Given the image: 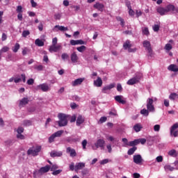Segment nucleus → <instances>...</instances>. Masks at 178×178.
Returning a JSON list of instances; mask_svg holds the SVG:
<instances>
[{
    "mask_svg": "<svg viewBox=\"0 0 178 178\" xmlns=\"http://www.w3.org/2000/svg\"><path fill=\"white\" fill-rule=\"evenodd\" d=\"M157 13L161 15V16H165V15H168L169 12H174V13H178V7H175L173 4H168L163 7H159L156 9Z\"/></svg>",
    "mask_w": 178,
    "mask_h": 178,
    "instance_id": "nucleus-1",
    "label": "nucleus"
},
{
    "mask_svg": "<svg viewBox=\"0 0 178 178\" xmlns=\"http://www.w3.org/2000/svg\"><path fill=\"white\" fill-rule=\"evenodd\" d=\"M58 118L59 119L58 121L59 127H65V126H67V118H69V115L60 113L58 114Z\"/></svg>",
    "mask_w": 178,
    "mask_h": 178,
    "instance_id": "nucleus-2",
    "label": "nucleus"
},
{
    "mask_svg": "<svg viewBox=\"0 0 178 178\" xmlns=\"http://www.w3.org/2000/svg\"><path fill=\"white\" fill-rule=\"evenodd\" d=\"M41 149H42V147H41V145H37L35 147H30L27 150L26 154L27 155H31L32 156H38L40 152H41Z\"/></svg>",
    "mask_w": 178,
    "mask_h": 178,
    "instance_id": "nucleus-3",
    "label": "nucleus"
},
{
    "mask_svg": "<svg viewBox=\"0 0 178 178\" xmlns=\"http://www.w3.org/2000/svg\"><path fill=\"white\" fill-rule=\"evenodd\" d=\"M51 170V166L49 165H47L44 167L40 168L38 170H36L33 172V176L35 178L40 177V176H42L44 173H48L49 170Z\"/></svg>",
    "mask_w": 178,
    "mask_h": 178,
    "instance_id": "nucleus-4",
    "label": "nucleus"
},
{
    "mask_svg": "<svg viewBox=\"0 0 178 178\" xmlns=\"http://www.w3.org/2000/svg\"><path fill=\"white\" fill-rule=\"evenodd\" d=\"M143 45L145 49L147 50L148 52V56H150V58H152L154 56V52L152 51V48L151 47V42L148 40H145L143 42Z\"/></svg>",
    "mask_w": 178,
    "mask_h": 178,
    "instance_id": "nucleus-5",
    "label": "nucleus"
},
{
    "mask_svg": "<svg viewBox=\"0 0 178 178\" xmlns=\"http://www.w3.org/2000/svg\"><path fill=\"white\" fill-rule=\"evenodd\" d=\"M147 109L149 112H155V107L154 106V99L152 98H148L147 99Z\"/></svg>",
    "mask_w": 178,
    "mask_h": 178,
    "instance_id": "nucleus-6",
    "label": "nucleus"
},
{
    "mask_svg": "<svg viewBox=\"0 0 178 178\" xmlns=\"http://www.w3.org/2000/svg\"><path fill=\"white\" fill-rule=\"evenodd\" d=\"M104 147H105V140L104 139H99L95 143V147H92V149H98V148H101V149H104Z\"/></svg>",
    "mask_w": 178,
    "mask_h": 178,
    "instance_id": "nucleus-7",
    "label": "nucleus"
},
{
    "mask_svg": "<svg viewBox=\"0 0 178 178\" xmlns=\"http://www.w3.org/2000/svg\"><path fill=\"white\" fill-rule=\"evenodd\" d=\"M176 129H178V122L174 124L170 128V136L173 137H178V131H176Z\"/></svg>",
    "mask_w": 178,
    "mask_h": 178,
    "instance_id": "nucleus-8",
    "label": "nucleus"
},
{
    "mask_svg": "<svg viewBox=\"0 0 178 178\" xmlns=\"http://www.w3.org/2000/svg\"><path fill=\"white\" fill-rule=\"evenodd\" d=\"M115 88V83L107 85L103 87L102 90V92H103V94H109L111 90H112V88Z\"/></svg>",
    "mask_w": 178,
    "mask_h": 178,
    "instance_id": "nucleus-9",
    "label": "nucleus"
},
{
    "mask_svg": "<svg viewBox=\"0 0 178 178\" xmlns=\"http://www.w3.org/2000/svg\"><path fill=\"white\" fill-rule=\"evenodd\" d=\"M37 90H42L43 92H47V91H49L51 88L47 83H42L37 86Z\"/></svg>",
    "mask_w": 178,
    "mask_h": 178,
    "instance_id": "nucleus-10",
    "label": "nucleus"
},
{
    "mask_svg": "<svg viewBox=\"0 0 178 178\" xmlns=\"http://www.w3.org/2000/svg\"><path fill=\"white\" fill-rule=\"evenodd\" d=\"M93 8L99 10V12H104L105 10V5L102 3L96 2L93 5Z\"/></svg>",
    "mask_w": 178,
    "mask_h": 178,
    "instance_id": "nucleus-11",
    "label": "nucleus"
},
{
    "mask_svg": "<svg viewBox=\"0 0 178 178\" xmlns=\"http://www.w3.org/2000/svg\"><path fill=\"white\" fill-rule=\"evenodd\" d=\"M81 140V137H77L74 138L72 136H69L65 138V141H67V143H70V144H72V143H79Z\"/></svg>",
    "mask_w": 178,
    "mask_h": 178,
    "instance_id": "nucleus-12",
    "label": "nucleus"
},
{
    "mask_svg": "<svg viewBox=\"0 0 178 178\" xmlns=\"http://www.w3.org/2000/svg\"><path fill=\"white\" fill-rule=\"evenodd\" d=\"M143 157H141V155L136 154L134 156V163H136V165H141L143 163Z\"/></svg>",
    "mask_w": 178,
    "mask_h": 178,
    "instance_id": "nucleus-13",
    "label": "nucleus"
},
{
    "mask_svg": "<svg viewBox=\"0 0 178 178\" xmlns=\"http://www.w3.org/2000/svg\"><path fill=\"white\" fill-rule=\"evenodd\" d=\"M69 29L67 27H65L63 26H59V25H56L53 31L56 32V31H68Z\"/></svg>",
    "mask_w": 178,
    "mask_h": 178,
    "instance_id": "nucleus-14",
    "label": "nucleus"
},
{
    "mask_svg": "<svg viewBox=\"0 0 178 178\" xmlns=\"http://www.w3.org/2000/svg\"><path fill=\"white\" fill-rule=\"evenodd\" d=\"M62 48L60 44H53L49 47V52H58Z\"/></svg>",
    "mask_w": 178,
    "mask_h": 178,
    "instance_id": "nucleus-15",
    "label": "nucleus"
},
{
    "mask_svg": "<svg viewBox=\"0 0 178 178\" xmlns=\"http://www.w3.org/2000/svg\"><path fill=\"white\" fill-rule=\"evenodd\" d=\"M67 154H70V156L72 158H74V156H77V153L76 152V150L74 149H72V147H68L66 149Z\"/></svg>",
    "mask_w": 178,
    "mask_h": 178,
    "instance_id": "nucleus-16",
    "label": "nucleus"
},
{
    "mask_svg": "<svg viewBox=\"0 0 178 178\" xmlns=\"http://www.w3.org/2000/svg\"><path fill=\"white\" fill-rule=\"evenodd\" d=\"M86 80L85 78H79L75 79L74 81L72 82V87H76L77 86H81V84Z\"/></svg>",
    "mask_w": 178,
    "mask_h": 178,
    "instance_id": "nucleus-17",
    "label": "nucleus"
},
{
    "mask_svg": "<svg viewBox=\"0 0 178 178\" xmlns=\"http://www.w3.org/2000/svg\"><path fill=\"white\" fill-rule=\"evenodd\" d=\"M138 81H140V78L134 77V78L129 79L127 82V84H128V86H134V84H137V83H138Z\"/></svg>",
    "mask_w": 178,
    "mask_h": 178,
    "instance_id": "nucleus-18",
    "label": "nucleus"
},
{
    "mask_svg": "<svg viewBox=\"0 0 178 178\" xmlns=\"http://www.w3.org/2000/svg\"><path fill=\"white\" fill-rule=\"evenodd\" d=\"M70 59L72 63H77L79 62V56H77L76 51L71 54Z\"/></svg>",
    "mask_w": 178,
    "mask_h": 178,
    "instance_id": "nucleus-19",
    "label": "nucleus"
},
{
    "mask_svg": "<svg viewBox=\"0 0 178 178\" xmlns=\"http://www.w3.org/2000/svg\"><path fill=\"white\" fill-rule=\"evenodd\" d=\"M86 168L85 163H76L75 165V172H79V170H82Z\"/></svg>",
    "mask_w": 178,
    "mask_h": 178,
    "instance_id": "nucleus-20",
    "label": "nucleus"
},
{
    "mask_svg": "<svg viewBox=\"0 0 178 178\" xmlns=\"http://www.w3.org/2000/svg\"><path fill=\"white\" fill-rule=\"evenodd\" d=\"M85 119L84 117L81 115H79L76 119V126H80L84 123Z\"/></svg>",
    "mask_w": 178,
    "mask_h": 178,
    "instance_id": "nucleus-21",
    "label": "nucleus"
},
{
    "mask_svg": "<svg viewBox=\"0 0 178 178\" xmlns=\"http://www.w3.org/2000/svg\"><path fill=\"white\" fill-rule=\"evenodd\" d=\"M70 44L71 45H83L84 41L82 40H71Z\"/></svg>",
    "mask_w": 178,
    "mask_h": 178,
    "instance_id": "nucleus-22",
    "label": "nucleus"
},
{
    "mask_svg": "<svg viewBox=\"0 0 178 178\" xmlns=\"http://www.w3.org/2000/svg\"><path fill=\"white\" fill-rule=\"evenodd\" d=\"M29 102V99L27 97H24L19 101V106H26Z\"/></svg>",
    "mask_w": 178,
    "mask_h": 178,
    "instance_id": "nucleus-23",
    "label": "nucleus"
},
{
    "mask_svg": "<svg viewBox=\"0 0 178 178\" xmlns=\"http://www.w3.org/2000/svg\"><path fill=\"white\" fill-rule=\"evenodd\" d=\"M63 153L62 152H57V151H52L50 153V156H51V158H56V156H62Z\"/></svg>",
    "mask_w": 178,
    "mask_h": 178,
    "instance_id": "nucleus-24",
    "label": "nucleus"
},
{
    "mask_svg": "<svg viewBox=\"0 0 178 178\" xmlns=\"http://www.w3.org/2000/svg\"><path fill=\"white\" fill-rule=\"evenodd\" d=\"M122 98H123V96L122 95H117L115 97V101H117V102H119V104H122V105H124V104H126V101L123 100Z\"/></svg>",
    "mask_w": 178,
    "mask_h": 178,
    "instance_id": "nucleus-25",
    "label": "nucleus"
},
{
    "mask_svg": "<svg viewBox=\"0 0 178 178\" xmlns=\"http://www.w3.org/2000/svg\"><path fill=\"white\" fill-rule=\"evenodd\" d=\"M133 45L131 44V42L129 40H126L125 42L123 44V48L124 49H128L129 48H131Z\"/></svg>",
    "mask_w": 178,
    "mask_h": 178,
    "instance_id": "nucleus-26",
    "label": "nucleus"
},
{
    "mask_svg": "<svg viewBox=\"0 0 178 178\" xmlns=\"http://www.w3.org/2000/svg\"><path fill=\"white\" fill-rule=\"evenodd\" d=\"M168 69L170 71V72H178V67L177 65H175V64H171L168 67Z\"/></svg>",
    "mask_w": 178,
    "mask_h": 178,
    "instance_id": "nucleus-27",
    "label": "nucleus"
},
{
    "mask_svg": "<svg viewBox=\"0 0 178 178\" xmlns=\"http://www.w3.org/2000/svg\"><path fill=\"white\" fill-rule=\"evenodd\" d=\"M94 85L96 87H101L102 86V79L101 77L99 76L96 81H94Z\"/></svg>",
    "mask_w": 178,
    "mask_h": 178,
    "instance_id": "nucleus-28",
    "label": "nucleus"
},
{
    "mask_svg": "<svg viewBox=\"0 0 178 178\" xmlns=\"http://www.w3.org/2000/svg\"><path fill=\"white\" fill-rule=\"evenodd\" d=\"M134 130L136 132L138 133V131H141V129H143V126L141 125V124L138 123L136 124H135L133 127Z\"/></svg>",
    "mask_w": 178,
    "mask_h": 178,
    "instance_id": "nucleus-29",
    "label": "nucleus"
},
{
    "mask_svg": "<svg viewBox=\"0 0 178 178\" xmlns=\"http://www.w3.org/2000/svg\"><path fill=\"white\" fill-rule=\"evenodd\" d=\"M175 169H176V170H178V168H175L173 167H172L170 165L167 164L164 166V170H165V172H168V170H169L170 172H173V170H175Z\"/></svg>",
    "mask_w": 178,
    "mask_h": 178,
    "instance_id": "nucleus-30",
    "label": "nucleus"
},
{
    "mask_svg": "<svg viewBox=\"0 0 178 178\" xmlns=\"http://www.w3.org/2000/svg\"><path fill=\"white\" fill-rule=\"evenodd\" d=\"M168 155H170V156H172L173 158H176V156L178 155V152L175 149H172L168 152Z\"/></svg>",
    "mask_w": 178,
    "mask_h": 178,
    "instance_id": "nucleus-31",
    "label": "nucleus"
},
{
    "mask_svg": "<svg viewBox=\"0 0 178 178\" xmlns=\"http://www.w3.org/2000/svg\"><path fill=\"white\" fill-rule=\"evenodd\" d=\"M139 141L138 139H135L133 141L129 142V147H135V145H138Z\"/></svg>",
    "mask_w": 178,
    "mask_h": 178,
    "instance_id": "nucleus-32",
    "label": "nucleus"
},
{
    "mask_svg": "<svg viewBox=\"0 0 178 178\" xmlns=\"http://www.w3.org/2000/svg\"><path fill=\"white\" fill-rule=\"evenodd\" d=\"M35 45L38 47H44V42L40 39H36L35 41Z\"/></svg>",
    "mask_w": 178,
    "mask_h": 178,
    "instance_id": "nucleus-33",
    "label": "nucleus"
},
{
    "mask_svg": "<svg viewBox=\"0 0 178 178\" xmlns=\"http://www.w3.org/2000/svg\"><path fill=\"white\" fill-rule=\"evenodd\" d=\"M137 151V147H133L128 150V155H133Z\"/></svg>",
    "mask_w": 178,
    "mask_h": 178,
    "instance_id": "nucleus-34",
    "label": "nucleus"
},
{
    "mask_svg": "<svg viewBox=\"0 0 178 178\" xmlns=\"http://www.w3.org/2000/svg\"><path fill=\"white\" fill-rule=\"evenodd\" d=\"M12 49L13 51L15 52V54H16V52H17V51L20 49V44L19 43H16Z\"/></svg>",
    "mask_w": 178,
    "mask_h": 178,
    "instance_id": "nucleus-35",
    "label": "nucleus"
},
{
    "mask_svg": "<svg viewBox=\"0 0 178 178\" xmlns=\"http://www.w3.org/2000/svg\"><path fill=\"white\" fill-rule=\"evenodd\" d=\"M173 47L170 43H167L164 47V49L166 50L167 52H169V51H171Z\"/></svg>",
    "mask_w": 178,
    "mask_h": 178,
    "instance_id": "nucleus-36",
    "label": "nucleus"
},
{
    "mask_svg": "<svg viewBox=\"0 0 178 178\" xmlns=\"http://www.w3.org/2000/svg\"><path fill=\"white\" fill-rule=\"evenodd\" d=\"M141 115H143V116H148L149 115V111L147 109L143 108L140 111Z\"/></svg>",
    "mask_w": 178,
    "mask_h": 178,
    "instance_id": "nucleus-37",
    "label": "nucleus"
},
{
    "mask_svg": "<svg viewBox=\"0 0 178 178\" xmlns=\"http://www.w3.org/2000/svg\"><path fill=\"white\" fill-rule=\"evenodd\" d=\"M34 69L35 70H38V72H41V71L44 70V67H43V65H35Z\"/></svg>",
    "mask_w": 178,
    "mask_h": 178,
    "instance_id": "nucleus-38",
    "label": "nucleus"
},
{
    "mask_svg": "<svg viewBox=\"0 0 178 178\" xmlns=\"http://www.w3.org/2000/svg\"><path fill=\"white\" fill-rule=\"evenodd\" d=\"M76 49L77 51H79V52H84V51L87 49V47L84 45H82L81 47H77Z\"/></svg>",
    "mask_w": 178,
    "mask_h": 178,
    "instance_id": "nucleus-39",
    "label": "nucleus"
},
{
    "mask_svg": "<svg viewBox=\"0 0 178 178\" xmlns=\"http://www.w3.org/2000/svg\"><path fill=\"white\" fill-rule=\"evenodd\" d=\"M169 98L172 99V101H175L176 98H178V95L176 93H171L169 96Z\"/></svg>",
    "mask_w": 178,
    "mask_h": 178,
    "instance_id": "nucleus-40",
    "label": "nucleus"
},
{
    "mask_svg": "<svg viewBox=\"0 0 178 178\" xmlns=\"http://www.w3.org/2000/svg\"><path fill=\"white\" fill-rule=\"evenodd\" d=\"M63 130H60L53 134L56 137H60L63 134Z\"/></svg>",
    "mask_w": 178,
    "mask_h": 178,
    "instance_id": "nucleus-41",
    "label": "nucleus"
},
{
    "mask_svg": "<svg viewBox=\"0 0 178 178\" xmlns=\"http://www.w3.org/2000/svg\"><path fill=\"white\" fill-rule=\"evenodd\" d=\"M23 126H31V120H24Z\"/></svg>",
    "mask_w": 178,
    "mask_h": 178,
    "instance_id": "nucleus-42",
    "label": "nucleus"
},
{
    "mask_svg": "<svg viewBox=\"0 0 178 178\" xmlns=\"http://www.w3.org/2000/svg\"><path fill=\"white\" fill-rule=\"evenodd\" d=\"M143 34L145 35H149V31L147 27H145L143 29Z\"/></svg>",
    "mask_w": 178,
    "mask_h": 178,
    "instance_id": "nucleus-43",
    "label": "nucleus"
},
{
    "mask_svg": "<svg viewBox=\"0 0 178 178\" xmlns=\"http://www.w3.org/2000/svg\"><path fill=\"white\" fill-rule=\"evenodd\" d=\"M30 50L29 49V48L24 47V49H22V55L24 56H26V55H27V53Z\"/></svg>",
    "mask_w": 178,
    "mask_h": 178,
    "instance_id": "nucleus-44",
    "label": "nucleus"
},
{
    "mask_svg": "<svg viewBox=\"0 0 178 178\" xmlns=\"http://www.w3.org/2000/svg\"><path fill=\"white\" fill-rule=\"evenodd\" d=\"M55 138H56V136L53 134L49 138V143H54L55 141Z\"/></svg>",
    "mask_w": 178,
    "mask_h": 178,
    "instance_id": "nucleus-45",
    "label": "nucleus"
},
{
    "mask_svg": "<svg viewBox=\"0 0 178 178\" xmlns=\"http://www.w3.org/2000/svg\"><path fill=\"white\" fill-rule=\"evenodd\" d=\"M122 143H124V144H125L124 147H126L127 145L130 146V145H129L130 142H129V140L126 138H122Z\"/></svg>",
    "mask_w": 178,
    "mask_h": 178,
    "instance_id": "nucleus-46",
    "label": "nucleus"
},
{
    "mask_svg": "<svg viewBox=\"0 0 178 178\" xmlns=\"http://www.w3.org/2000/svg\"><path fill=\"white\" fill-rule=\"evenodd\" d=\"M24 131V128L22 127H18V129H17V133L18 134H22V133H23Z\"/></svg>",
    "mask_w": 178,
    "mask_h": 178,
    "instance_id": "nucleus-47",
    "label": "nucleus"
},
{
    "mask_svg": "<svg viewBox=\"0 0 178 178\" xmlns=\"http://www.w3.org/2000/svg\"><path fill=\"white\" fill-rule=\"evenodd\" d=\"M8 51H9V47L6 46L2 47V49H0V51L1 52V54H3V52H8Z\"/></svg>",
    "mask_w": 178,
    "mask_h": 178,
    "instance_id": "nucleus-48",
    "label": "nucleus"
},
{
    "mask_svg": "<svg viewBox=\"0 0 178 178\" xmlns=\"http://www.w3.org/2000/svg\"><path fill=\"white\" fill-rule=\"evenodd\" d=\"M27 35H30V31H24L22 32V37H24V38H26V37H27Z\"/></svg>",
    "mask_w": 178,
    "mask_h": 178,
    "instance_id": "nucleus-49",
    "label": "nucleus"
},
{
    "mask_svg": "<svg viewBox=\"0 0 178 178\" xmlns=\"http://www.w3.org/2000/svg\"><path fill=\"white\" fill-rule=\"evenodd\" d=\"M128 8L129 9V16H134V10H133V9H131V6H128Z\"/></svg>",
    "mask_w": 178,
    "mask_h": 178,
    "instance_id": "nucleus-50",
    "label": "nucleus"
},
{
    "mask_svg": "<svg viewBox=\"0 0 178 178\" xmlns=\"http://www.w3.org/2000/svg\"><path fill=\"white\" fill-rule=\"evenodd\" d=\"M160 27H161V26H160L159 25H158V24H154V26H153V30H154V31H155V32L159 31V28H160Z\"/></svg>",
    "mask_w": 178,
    "mask_h": 178,
    "instance_id": "nucleus-51",
    "label": "nucleus"
},
{
    "mask_svg": "<svg viewBox=\"0 0 178 178\" xmlns=\"http://www.w3.org/2000/svg\"><path fill=\"white\" fill-rule=\"evenodd\" d=\"M61 58H62L63 60H65V59H69V56L67 54L64 53L61 55Z\"/></svg>",
    "mask_w": 178,
    "mask_h": 178,
    "instance_id": "nucleus-52",
    "label": "nucleus"
},
{
    "mask_svg": "<svg viewBox=\"0 0 178 178\" xmlns=\"http://www.w3.org/2000/svg\"><path fill=\"white\" fill-rule=\"evenodd\" d=\"M26 84H28V86H33V84H34V80L33 79H29L27 82Z\"/></svg>",
    "mask_w": 178,
    "mask_h": 178,
    "instance_id": "nucleus-53",
    "label": "nucleus"
},
{
    "mask_svg": "<svg viewBox=\"0 0 178 178\" xmlns=\"http://www.w3.org/2000/svg\"><path fill=\"white\" fill-rule=\"evenodd\" d=\"M154 131H159V130H161V125H159V124L154 125Z\"/></svg>",
    "mask_w": 178,
    "mask_h": 178,
    "instance_id": "nucleus-54",
    "label": "nucleus"
},
{
    "mask_svg": "<svg viewBox=\"0 0 178 178\" xmlns=\"http://www.w3.org/2000/svg\"><path fill=\"white\" fill-rule=\"evenodd\" d=\"M138 140L139 141V144L140 143V144L144 145V144H145V143H147V139L146 138H139Z\"/></svg>",
    "mask_w": 178,
    "mask_h": 178,
    "instance_id": "nucleus-55",
    "label": "nucleus"
},
{
    "mask_svg": "<svg viewBox=\"0 0 178 178\" xmlns=\"http://www.w3.org/2000/svg\"><path fill=\"white\" fill-rule=\"evenodd\" d=\"M61 172H62V170H57L54 171L52 172V175H54V176H58V175H59Z\"/></svg>",
    "mask_w": 178,
    "mask_h": 178,
    "instance_id": "nucleus-56",
    "label": "nucleus"
},
{
    "mask_svg": "<svg viewBox=\"0 0 178 178\" xmlns=\"http://www.w3.org/2000/svg\"><path fill=\"white\" fill-rule=\"evenodd\" d=\"M70 170H76V165H74V163H72L70 165Z\"/></svg>",
    "mask_w": 178,
    "mask_h": 178,
    "instance_id": "nucleus-57",
    "label": "nucleus"
},
{
    "mask_svg": "<svg viewBox=\"0 0 178 178\" xmlns=\"http://www.w3.org/2000/svg\"><path fill=\"white\" fill-rule=\"evenodd\" d=\"M122 90H123V88H122V84L118 83L117 85V90L119 91L120 92H122Z\"/></svg>",
    "mask_w": 178,
    "mask_h": 178,
    "instance_id": "nucleus-58",
    "label": "nucleus"
},
{
    "mask_svg": "<svg viewBox=\"0 0 178 178\" xmlns=\"http://www.w3.org/2000/svg\"><path fill=\"white\" fill-rule=\"evenodd\" d=\"M17 13H22V12H23V7H22V6H18L17 7Z\"/></svg>",
    "mask_w": 178,
    "mask_h": 178,
    "instance_id": "nucleus-59",
    "label": "nucleus"
},
{
    "mask_svg": "<svg viewBox=\"0 0 178 178\" xmlns=\"http://www.w3.org/2000/svg\"><path fill=\"white\" fill-rule=\"evenodd\" d=\"M17 138H19V140H24L25 137L22 134H17Z\"/></svg>",
    "mask_w": 178,
    "mask_h": 178,
    "instance_id": "nucleus-60",
    "label": "nucleus"
},
{
    "mask_svg": "<svg viewBox=\"0 0 178 178\" xmlns=\"http://www.w3.org/2000/svg\"><path fill=\"white\" fill-rule=\"evenodd\" d=\"M82 147H83V149H86V147H87V140H83L82 141Z\"/></svg>",
    "mask_w": 178,
    "mask_h": 178,
    "instance_id": "nucleus-61",
    "label": "nucleus"
},
{
    "mask_svg": "<svg viewBox=\"0 0 178 178\" xmlns=\"http://www.w3.org/2000/svg\"><path fill=\"white\" fill-rule=\"evenodd\" d=\"M156 162H162L163 161V157L162 156H159L156 158Z\"/></svg>",
    "mask_w": 178,
    "mask_h": 178,
    "instance_id": "nucleus-62",
    "label": "nucleus"
},
{
    "mask_svg": "<svg viewBox=\"0 0 178 178\" xmlns=\"http://www.w3.org/2000/svg\"><path fill=\"white\" fill-rule=\"evenodd\" d=\"M106 148L108 149V152L111 154V152H112V145L111 144H108L106 145Z\"/></svg>",
    "mask_w": 178,
    "mask_h": 178,
    "instance_id": "nucleus-63",
    "label": "nucleus"
},
{
    "mask_svg": "<svg viewBox=\"0 0 178 178\" xmlns=\"http://www.w3.org/2000/svg\"><path fill=\"white\" fill-rule=\"evenodd\" d=\"M107 118L106 117H102L99 120V122L100 123H105V122L106 121Z\"/></svg>",
    "mask_w": 178,
    "mask_h": 178,
    "instance_id": "nucleus-64",
    "label": "nucleus"
}]
</instances>
